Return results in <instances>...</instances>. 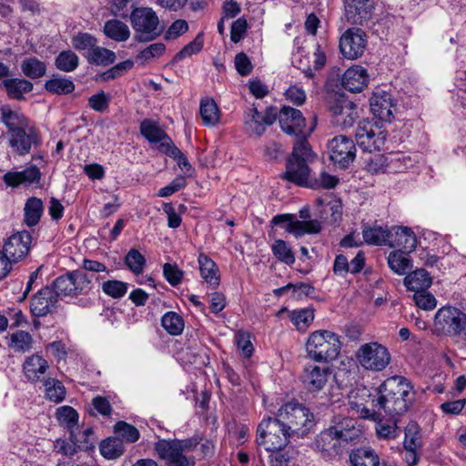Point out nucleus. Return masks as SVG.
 I'll return each instance as SVG.
<instances>
[{
    "instance_id": "1",
    "label": "nucleus",
    "mask_w": 466,
    "mask_h": 466,
    "mask_svg": "<svg viewBox=\"0 0 466 466\" xmlns=\"http://www.w3.org/2000/svg\"><path fill=\"white\" fill-rule=\"evenodd\" d=\"M414 397L413 387L402 376L388 378L376 390L371 399L373 408L383 410L390 417L400 416L408 411Z\"/></svg>"
},
{
    "instance_id": "2",
    "label": "nucleus",
    "mask_w": 466,
    "mask_h": 466,
    "mask_svg": "<svg viewBox=\"0 0 466 466\" xmlns=\"http://www.w3.org/2000/svg\"><path fill=\"white\" fill-rule=\"evenodd\" d=\"M316 157L308 140H296L292 153L287 159L286 171L282 177L300 187H314L315 181H310V168L309 163Z\"/></svg>"
},
{
    "instance_id": "3",
    "label": "nucleus",
    "mask_w": 466,
    "mask_h": 466,
    "mask_svg": "<svg viewBox=\"0 0 466 466\" xmlns=\"http://www.w3.org/2000/svg\"><path fill=\"white\" fill-rule=\"evenodd\" d=\"M309 357L318 362H328L338 358L341 342L339 336L329 330L312 332L306 343Z\"/></svg>"
},
{
    "instance_id": "4",
    "label": "nucleus",
    "mask_w": 466,
    "mask_h": 466,
    "mask_svg": "<svg viewBox=\"0 0 466 466\" xmlns=\"http://www.w3.org/2000/svg\"><path fill=\"white\" fill-rule=\"evenodd\" d=\"M277 419L298 438L305 436L314 425L313 414L309 409L296 402L283 405L278 411Z\"/></svg>"
},
{
    "instance_id": "5",
    "label": "nucleus",
    "mask_w": 466,
    "mask_h": 466,
    "mask_svg": "<svg viewBox=\"0 0 466 466\" xmlns=\"http://www.w3.org/2000/svg\"><path fill=\"white\" fill-rule=\"evenodd\" d=\"M294 437L276 418L263 420L258 426L256 441L267 451H280Z\"/></svg>"
},
{
    "instance_id": "6",
    "label": "nucleus",
    "mask_w": 466,
    "mask_h": 466,
    "mask_svg": "<svg viewBox=\"0 0 466 466\" xmlns=\"http://www.w3.org/2000/svg\"><path fill=\"white\" fill-rule=\"evenodd\" d=\"M129 16L136 41H152L161 34L158 16L151 7H137Z\"/></svg>"
},
{
    "instance_id": "7",
    "label": "nucleus",
    "mask_w": 466,
    "mask_h": 466,
    "mask_svg": "<svg viewBox=\"0 0 466 466\" xmlns=\"http://www.w3.org/2000/svg\"><path fill=\"white\" fill-rule=\"evenodd\" d=\"M466 326V314L461 309L444 306L437 310L433 319L432 332L436 335L455 337L461 335Z\"/></svg>"
},
{
    "instance_id": "8",
    "label": "nucleus",
    "mask_w": 466,
    "mask_h": 466,
    "mask_svg": "<svg viewBox=\"0 0 466 466\" xmlns=\"http://www.w3.org/2000/svg\"><path fill=\"white\" fill-rule=\"evenodd\" d=\"M91 277L82 270H74L56 278L49 287L59 297H74L91 289Z\"/></svg>"
},
{
    "instance_id": "9",
    "label": "nucleus",
    "mask_w": 466,
    "mask_h": 466,
    "mask_svg": "<svg viewBox=\"0 0 466 466\" xmlns=\"http://www.w3.org/2000/svg\"><path fill=\"white\" fill-rule=\"evenodd\" d=\"M309 217V208H304L299 210V218L303 220L295 219L292 214H281L275 216L271 222L283 227L287 232L296 238H299L305 234L319 233L321 230L320 222L317 219L307 220Z\"/></svg>"
},
{
    "instance_id": "10",
    "label": "nucleus",
    "mask_w": 466,
    "mask_h": 466,
    "mask_svg": "<svg viewBox=\"0 0 466 466\" xmlns=\"http://www.w3.org/2000/svg\"><path fill=\"white\" fill-rule=\"evenodd\" d=\"M279 121L284 133L295 137L297 140H307V137L314 131L316 120L314 119V123L310 126H307L300 110L284 106L279 111Z\"/></svg>"
},
{
    "instance_id": "11",
    "label": "nucleus",
    "mask_w": 466,
    "mask_h": 466,
    "mask_svg": "<svg viewBox=\"0 0 466 466\" xmlns=\"http://www.w3.org/2000/svg\"><path fill=\"white\" fill-rule=\"evenodd\" d=\"M356 358L362 368L372 371L385 370L391 360L389 350L378 342H369L361 345Z\"/></svg>"
},
{
    "instance_id": "12",
    "label": "nucleus",
    "mask_w": 466,
    "mask_h": 466,
    "mask_svg": "<svg viewBox=\"0 0 466 466\" xmlns=\"http://www.w3.org/2000/svg\"><path fill=\"white\" fill-rule=\"evenodd\" d=\"M355 139L363 151L372 153L383 148L387 133L372 122L360 121L355 131Z\"/></svg>"
},
{
    "instance_id": "13",
    "label": "nucleus",
    "mask_w": 466,
    "mask_h": 466,
    "mask_svg": "<svg viewBox=\"0 0 466 466\" xmlns=\"http://www.w3.org/2000/svg\"><path fill=\"white\" fill-rule=\"evenodd\" d=\"M330 160L340 167H348L356 157V147L352 139L340 135L328 144Z\"/></svg>"
},
{
    "instance_id": "14",
    "label": "nucleus",
    "mask_w": 466,
    "mask_h": 466,
    "mask_svg": "<svg viewBox=\"0 0 466 466\" xmlns=\"http://www.w3.org/2000/svg\"><path fill=\"white\" fill-rule=\"evenodd\" d=\"M32 236L26 230L11 235L5 242L3 254L14 264L26 258L31 248Z\"/></svg>"
},
{
    "instance_id": "15",
    "label": "nucleus",
    "mask_w": 466,
    "mask_h": 466,
    "mask_svg": "<svg viewBox=\"0 0 466 466\" xmlns=\"http://www.w3.org/2000/svg\"><path fill=\"white\" fill-rule=\"evenodd\" d=\"M277 116V110L274 107H268L264 113H261L253 106L246 112L245 130L249 136L260 137L264 134L266 127L276 121Z\"/></svg>"
},
{
    "instance_id": "16",
    "label": "nucleus",
    "mask_w": 466,
    "mask_h": 466,
    "mask_svg": "<svg viewBox=\"0 0 466 466\" xmlns=\"http://www.w3.org/2000/svg\"><path fill=\"white\" fill-rule=\"evenodd\" d=\"M366 34L360 28L353 27L345 31L339 39V49L344 57L356 59L366 49Z\"/></svg>"
},
{
    "instance_id": "17",
    "label": "nucleus",
    "mask_w": 466,
    "mask_h": 466,
    "mask_svg": "<svg viewBox=\"0 0 466 466\" xmlns=\"http://www.w3.org/2000/svg\"><path fill=\"white\" fill-rule=\"evenodd\" d=\"M59 299L52 287L46 286L35 293L30 299V312L41 318L53 314L58 308Z\"/></svg>"
},
{
    "instance_id": "18",
    "label": "nucleus",
    "mask_w": 466,
    "mask_h": 466,
    "mask_svg": "<svg viewBox=\"0 0 466 466\" xmlns=\"http://www.w3.org/2000/svg\"><path fill=\"white\" fill-rule=\"evenodd\" d=\"M330 111L332 113V124L341 128L352 127L358 117L356 105L343 96L334 101L330 106Z\"/></svg>"
},
{
    "instance_id": "19",
    "label": "nucleus",
    "mask_w": 466,
    "mask_h": 466,
    "mask_svg": "<svg viewBox=\"0 0 466 466\" xmlns=\"http://www.w3.org/2000/svg\"><path fill=\"white\" fill-rule=\"evenodd\" d=\"M155 451L159 459L165 461L166 466H195V458L186 456L167 442V440H159L155 443Z\"/></svg>"
},
{
    "instance_id": "20",
    "label": "nucleus",
    "mask_w": 466,
    "mask_h": 466,
    "mask_svg": "<svg viewBox=\"0 0 466 466\" xmlns=\"http://www.w3.org/2000/svg\"><path fill=\"white\" fill-rule=\"evenodd\" d=\"M370 106L373 115L383 121H391L396 111L392 96L384 90L373 93L370 99Z\"/></svg>"
},
{
    "instance_id": "21",
    "label": "nucleus",
    "mask_w": 466,
    "mask_h": 466,
    "mask_svg": "<svg viewBox=\"0 0 466 466\" xmlns=\"http://www.w3.org/2000/svg\"><path fill=\"white\" fill-rule=\"evenodd\" d=\"M345 18L352 25H362L368 21L373 10L370 0H345Z\"/></svg>"
},
{
    "instance_id": "22",
    "label": "nucleus",
    "mask_w": 466,
    "mask_h": 466,
    "mask_svg": "<svg viewBox=\"0 0 466 466\" xmlns=\"http://www.w3.org/2000/svg\"><path fill=\"white\" fill-rule=\"evenodd\" d=\"M25 128L22 127L10 132L9 144L20 155L28 154L32 145L40 144L38 133L33 128H29L26 132Z\"/></svg>"
},
{
    "instance_id": "23",
    "label": "nucleus",
    "mask_w": 466,
    "mask_h": 466,
    "mask_svg": "<svg viewBox=\"0 0 466 466\" xmlns=\"http://www.w3.org/2000/svg\"><path fill=\"white\" fill-rule=\"evenodd\" d=\"M318 451L325 459H333L340 453V438L330 428L321 431L315 441Z\"/></svg>"
},
{
    "instance_id": "24",
    "label": "nucleus",
    "mask_w": 466,
    "mask_h": 466,
    "mask_svg": "<svg viewBox=\"0 0 466 466\" xmlns=\"http://www.w3.org/2000/svg\"><path fill=\"white\" fill-rule=\"evenodd\" d=\"M389 245L399 248V250L411 252L417 245L414 232L408 227H392L390 228Z\"/></svg>"
},
{
    "instance_id": "25",
    "label": "nucleus",
    "mask_w": 466,
    "mask_h": 466,
    "mask_svg": "<svg viewBox=\"0 0 466 466\" xmlns=\"http://www.w3.org/2000/svg\"><path fill=\"white\" fill-rule=\"evenodd\" d=\"M23 373L26 380L31 382L42 381L43 378L49 370L48 361L40 354H32L25 358L23 363Z\"/></svg>"
},
{
    "instance_id": "26",
    "label": "nucleus",
    "mask_w": 466,
    "mask_h": 466,
    "mask_svg": "<svg viewBox=\"0 0 466 466\" xmlns=\"http://www.w3.org/2000/svg\"><path fill=\"white\" fill-rule=\"evenodd\" d=\"M369 83L367 70L360 66L348 68L343 74L342 86L352 93L361 92Z\"/></svg>"
},
{
    "instance_id": "27",
    "label": "nucleus",
    "mask_w": 466,
    "mask_h": 466,
    "mask_svg": "<svg viewBox=\"0 0 466 466\" xmlns=\"http://www.w3.org/2000/svg\"><path fill=\"white\" fill-rule=\"evenodd\" d=\"M329 374V368L310 364L305 367L302 380L309 391H319L326 385Z\"/></svg>"
},
{
    "instance_id": "28",
    "label": "nucleus",
    "mask_w": 466,
    "mask_h": 466,
    "mask_svg": "<svg viewBox=\"0 0 466 466\" xmlns=\"http://www.w3.org/2000/svg\"><path fill=\"white\" fill-rule=\"evenodd\" d=\"M41 172L39 168L31 165L22 171H10L5 174L4 181L7 186L15 187L20 185L29 186L34 183H39Z\"/></svg>"
},
{
    "instance_id": "29",
    "label": "nucleus",
    "mask_w": 466,
    "mask_h": 466,
    "mask_svg": "<svg viewBox=\"0 0 466 466\" xmlns=\"http://www.w3.org/2000/svg\"><path fill=\"white\" fill-rule=\"evenodd\" d=\"M0 88L5 90L10 99L21 101L25 94L30 93L34 85L27 79L9 76L0 83Z\"/></svg>"
},
{
    "instance_id": "30",
    "label": "nucleus",
    "mask_w": 466,
    "mask_h": 466,
    "mask_svg": "<svg viewBox=\"0 0 466 466\" xmlns=\"http://www.w3.org/2000/svg\"><path fill=\"white\" fill-rule=\"evenodd\" d=\"M56 420L59 424L69 431L70 440L73 442L77 441L76 431L78 430V413L77 411L67 405L61 406L56 412Z\"/></svg>"
},
{
    "instance_id": "31",
    "label": "nucleus",
    "mask_w": 466,
    "mask_h": 466,
    "mask_svg": "<svg viewBox=\"0 0 466 466\" xmlns=\"http://www.w3.org/2000/svg\"><path fill=\"white\" fill-rule=\"evenodd\" d=\"M287 314L289 319L299 330H306L314 319V311L312 309L305 308L295 310H289L287 308H282L278 311L277 316L282 317Z\"/></svg>"
},
{
    "instance_id": "32",
    "label": "nucleus",
    "mask_w": 466,
    "mask_h": 466,
    "mask_svg": "<svg viewBox=\"0 0 466 466\" xmlns=\"http://www.w3.org/2000/svg\"><path fill=\"white\" fill-rule=\"evenodd\" d=\"M201 277L212 288H217L220 282L219 269L217 264L206 254L200 253L198 258Z\"/></svg>"
},
{
    "instance_id": "33",
    "label": "nucleus",
    "mask_w": 466,
    "mask_h": 466,
    "mask_svg": "<svg viewBox=\"0 0 466 466\" xmlns=\"http://www.w3.org/2000/svg\"><path fill=\"white\" fill-rule=\"evenodd\" d=\"M105 35L116 42H125L130 37V30L127 24L117 19H109L103 26Z\"/></svg>"
},
{
    "instance_id": "34",
    "label": "nucleus",
    "mask_w": 466,
    "mask_h": 466,
    "mask_svg": "<svg viewBox=\"0 0 466 466\" xmlns=\"http://www.w3.org/2000/svg\"><path fill=\"white\" fill-rule=\"evenodd\" d=\"M0 118L2 123L8 128L9 133L15 129L27 127V118L19 111L13 110L9 106L0 108Z\"/></svg>"
},
{
    "instance_id": "35",
    "label": "nucleus",
    "mask_w": 466,
    "mask_h": 466,
    "mask_svg": "<svg viewBox=\"0 0 466 466\" xmlns=\"http://www.w3.org/2000/svg\"><path fill=\"white\" fill-rule=\"evenodd\" d=\"M7 346L17 353H25L32 349L33 337L32 335L25 330H17L6 338Z\"/></svg>"
},
{
    "instance_id": "36",
    "label": "nucleus",
    "mask_w": 466,
    "mask_h": 466,
    "mask_svg": "<svg viewBox=\"0 0 466 466\" xmlns=\"http://www.w3.org/2000/svg\"><path fill=\"white\" fill-rule=\"evenodd\" d=\"M431 278L427 270L417 269L404 278V285L409 290H426L431 285Z\"/></svg>"
},
{
    "instance_id": "37",
    "label": "nucleus",
    "mask_w": 466,
    "mask_h": 466,
    "mask_svg": "<svg viewBox=\"0 0 466 466\" xmlns=\"http://www.w3.org/2000/svg\"><path fill=\"white\" fill-rule=\"evenodd\" d=\"M410 252L394 250L389 254L388 265L390 268L400 276L405 275L412 268L411 260L409 258Z\"/></svg>"
},
{
    "instance_id": "38",
    "label": "nucleus",
    "mask_w": 466,
    "mask_h": 466,
    "mask_svg": "<svg viewBox=\"0 0 466 466\" xmlns=\"http://www.w3.org/2000/svg\"><path fill=\"white\" fill-rule=\"evenodd\" d=\"M350 461L352 466H379L380 458L370 448H359L351 451Z\"/></svg>"
},
{
    "instance_id": "39",
    "label": "nucleus",
    "mask_w": 466,
    "mask_h": 466,
    "mask_svg": "<svg viewBox=\"0 0 466 466\" xmlns=\"http://www.w3.org/2000/svg\"><path fill=\"white\" fill-rule=\"evenodd\" d=\"M364 241L369 245L383 246L389 245L390 228L380 226L365 227L362 229Z\"/></svg>"
},
{
    "instance_id": "40",
    "label": "nucleus",
    "mask_w": 466,
    "mask_h": 466,
    "mask_svg": "<svg viewBox=\"0 0 466 466\" xmlns=\"http://www.w3.org/2000/svg\"><path fill=\"white\" fill-rule=\"evenodd\" d=\"M24 221L28 227H34L38 224L44 211L43 201L35 197L29 198L24 208Z\"/></svg>"
},
{
    "instance_id": "41",
    "label": "nucleus",
    "mask_w": 466,
    "mask_h": 466,
    "mask_svg": "<svg viewBox=\"0 0 466 466\" xmlns=\"http://www.w3.org/2000/svg\"><path fill=\"white\" fill-rule=\"evenodd\" d=\"M86 58L91 65L106 66L116 61V56L112 50L96 45L93 50L86 55Z\"/></svg>"
},
{
    "instance_id": "42",
    "label": "nucleus",
    "mask_w": 466,
    "mask_h": 466,
    "mask_svg": "<svg viewBox=\"0 0 466 466\" xmlns=\"http://www.w3.org/2000/svg\"><path fill=\"white\" fill-rule=\"evenodd\" d=\"M21 71L28 78L36 79L46 73V65L35 56L26 57L21 63Z\"/></svg>"
},
{
    "instance_id": "43",
    "label": "nucleus",
    "mask_w": 466,
    "mask_h": 466,
    "mask_svg": "<svg viewBox=\"0 0 466 466\" xmlns=\"http://www.w3.org/2000/svg\"><path fill=\"white\" fill-rule=\"evenodd\" d=\"M140 133L149 142L160 143V145L168 137L167 134L161 127L149 119H146L141 123Z\"/></svg>"
},
{
    "instance_id": "44",
    "label": "nucleus",
    "mask_w": 466,
    "mask_h": 466,
    "mask_svg": "<svg viewBox=\"0 0 466 466\" xmlns=\"http://www.w3.org/2000/svg\"><path fill=\"white\" fill-rule=\"evenodd\" d=\"M403 446L405 451H419L422 447L420 427L414 421L409 422L405 428Z\"/></svg>"
},
{
    "instance_id": "45",
    "label": "nucleus",
    "mask_w": 466,
    "mask_h": 466,
    "mask_svg": "<svg viewBox=\"0 0 466 466\" xmlns=\"http://www.w3.org/2000/svg\"><path fill=\"white\" fill-rule=\"evenodd\" d=\"M46 398L56 403L61 402L66 397V389L62 382L54 378H43Z\"/></svg>"
},
{
    "instance_id": "46",
    "label": "nucleus",
    "mask_w": 466,
    "mask_h": 466,
    "mask_svg": "<svg viewBox=\"0 0 466 466\" xmlns=\"http://www.w3.org/2000/svg\"><path fill=\"white\" fill-rule=\"evenodd\" d=\"M45 88L52 94L67 95L75 90V84L68 78L54 76L46 81Z\"/></svg>"
},
{
    "instance_id": "47",
    "label": "nucleus",
    "mask_w": 466,
    "mask_h": 466,
    "mask_svg": "<svg viewBox=\"0 0 466 466\" xmlns=\"http://www.w3.org/2000/svg\"><path fill=\"white\" fill-rule=\"evenodd\" d=\"M200 116L206 126H214L218 122L219 110L213 99L207 98L200 102Z\"/></svg>"
},
{
    "instance_id": "48",
    "label": "nucleus",
    "mask_w": 466,
    "mask_h": 466,
    "mask_svg": "<svg viewBox=\"0 0 466 466\" xmlns=\"http://www.w3.org/2000/svg\"><path fill=\"white\" fill-rule=\"evenodd\" d=\"M161 325L172 336L180 335L185 326L183 318L174 311H168L163 315Z\"/></svg>"
},
{
    "instance_id": "49",
    "label": "nucleus",
    "mask_w": 466,
    "mask_h": 466,
    "mask_svg": "<svg viewBox=\"0 0 466 466\" xmlns=\"http://www.w3.org/2000/svg\"><path fill=\"white\" fill-rule=\"evenodd\" d=\"M79 65L77 55L72 50H65L58 54L55 60V66L63 72H73Z\"/></svg>"
},
{
    "instance_id": "50",
    "label": "nucleus",
    "mask_w": 466,
    "mask_h": 466,
    "mask_svg": "<svg viewBox=\"0 0 466 466\" xmlns=\"http://www.w3.org/2000/svg\"><path fill=\"white\" fill-rule=\"evenodd\" d=\"M388 173L402 172L412 166L409 156L401 152H390L387 155Z\"/></svg>"
},
{
    "instance_id": "51",
    "label": "nucleus",
    "mask_w": 466,
    "mask_h": 466,
    "mask_svg": "<svg viewBox=\"0 0 466 466\" xmlns=\"http://www.w3.org/2000/svg\"><path fill=\"white\" fill-rule=\"evenodd\" d=\"M100 453L108 460L120 457L124 452V445L119 438H107L100 444Z\"/></svg>"
},
{
    "instance_id": "52",
    "label": "nucleus",
    "mask_w": 466,
    "mask_h": 466,
    "mask_svg": "<svg viewBox=\"0 0 466 466\" xmlns=\"http://www.w3.org/2000/svg\"><path fill=\"white\" fill-rule=\"evenodd\" d=\"M273 255L280 261L287 265H292L295 262V255L289 245L282 240L276 239L271 245Z\"/></svg>"
},
{
    "instance_id": "53",
    "label": "nucleus",
    "mask_w": 466,
    "mask_h": 466,
    "mask_svg": "<svg viewBox=\"0 0 466 466\" xmlns=\"http://www.w3.org/2000/svg\"><path fill=\"white\" fill-rule=\"evenodd\" d=\"M125 264L135 275H140L146 266V258L137 249L131 248L126 255Z\"/></svg>"
},
{
    "instance_id": "54",
    "label": "nucleus",
    "mask_w": 466,
    "mask_h": 466,
    "mask_svg": "<svg viewBox=\"0 0 466 466\" xmlns=\"http://www.w3.org/2000/svg\"><path fill=\"white\" fill-rule=\"evenodd\" d=\"M97 39L89 33H78L72 38V46L78 51L90 52L97 45Z\"/></svg>"
},
{
    "instance_id": "55",
    "label": "nucleus",
    "mask_w": 466,
    "mask_h": 466,
    "mask_svg": "<svg viewBox=\"0 0 466 466\" xmlns=\"http://www.w3.org/2000/svg\"><path fill=\"white\" fill-rule=\"evenodd\" d=\"M102 290L114 299L124 297L127 291V284L120 280H106L102 283Z\"/></svg>"
},
{
    "instance_id": "56",
    "label": "nucleus",
    "mask_w": 466,
    "mask_h": 466,
    "mask_svg": "<svg viewBox=\"0 0 466 466\" xmlns=\"http://www.w3.org/2000/svg\"><path fill=\"white\" fill-rule=\"evenodd\" d=\"M115 432L127 442H136L139 439L138 430L125 421H118L114 426Z\"/></svg>"
},
{
    "instance_id": "57",
    "label": "nucleus",
    "mask_w": 466,
    "mask_h": 466,
    "mask_svg": "<svg viewBox=\"0 0 466 466\" xmlns=\"http://www.w3.org/2000/svg\"><path fill=\"white\" fill-rule=\"evenodd\" d=\"M203 36L198 34L193 41L186 45L173 58L174 61H179L186 57L198 53L203 48Z\"/></svg>"
},
{
    "instance_id": "58",
    "label": "nucleus",
    "mask_w": 466,
    "mask_h": 466,
    "mask_svg": "<svg viewBox=\"0 0 466 466\" xmlns=\"http://www.w3.org/2000/svg\"><path fill=\"white\" fill-rule=\"evenodd\" d=\"M415 304L421 309L431 310L437 306L435 297L426 290H417L413 295Z\"/></svg>"
},
{
    "instance_id": "59",
    "label": "nucleus",
    "mask_w": 466,
    "mask_h": 466,
    "mask_svg": "<svg viewBox=\"0 0 466 466\" xmlns=\"http://www.w3.org/2000/svg\"><path fill=\"white\" fill-rule=\"evenodd\" d=\"M163 274L166 280L173 287L179 285L184 277V271L175 263H165L163 266Z\"/></svg>"
},
{
    "instance_id": "60",
    "label": "nucleus",
    "mask_w": 466,
    "mask_h": 466,
    "mask_svg": "<svg viewBox=\"0 0 466 466\" xmlns=\"http://www.w3.org/2000/svg\"><path fill=\"white\" fill-rule=\"evenodd\" d=\"M110 96L104 91H99L88 98V106L96 112L104 113L109 107Z\"/></svg>"
},
{
    "instance_id": "61",
    "label": "nucleus",
    "mask_w": 466,
    "mask_h": 466,
    "mask_svg": "<svg viewBox=\"0 0 466 466\" xmlns=\"http://www.w3.org/2000/svg\"><path fill=\"white\" fill-rule=\"evenodd\" d=\"M366 169L371 174L388 172L387 156L370 157L366 163Z\"/></svg>"
},
{
    "instance_id": "62",
    "label": "nucleus",
    "mask_w": 466,
    "mask_h": 466,
    "mask_svg": "<svg viewBox=\"0 0 466 466\" xmlns=\"http://www.w3.org/2000/svg\"><path fill=\"white\" fill-rule=\"evenodd\" d=\"M187 186V180L184 176H177L173 179L167 186L158 190L157 196L161 198H167Z\"/></svg>"
},
{
    "instance_id": "63",
    "label": "nucleus",
    "mask_w": 466,
    "mask_h": 466,
    "mask_svg": "<svg viewBox=\"0 0 466 466\" xmlns=\"http://www.w3.org/2000/svg\"><path fill=\"white\" fill-rule=\"evenodd\" d=\"M188 30V24L184 19H177L174 21L167 28L165 38L167 40L176 39L182 35Z\"/></svg>"
},
{
    "instance_id": "64",
    "label": "nucleus",
    "mask_w": 466,
    "mask_h": 466,
    "mask_svg": "<svg viewBox=\"0 0 466 466\" xmlns=\"http://www.w3.org/2000/svg\"><path fill=\"white\" fill-rule=\"evenodd\" d=\"M165 50L166 46L163 43L151 44L139 53L137 58L147 61L151 58L160 57Z\"/></svg>"
}]
</instances>
